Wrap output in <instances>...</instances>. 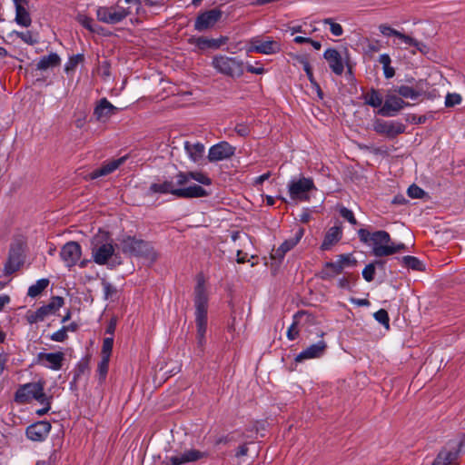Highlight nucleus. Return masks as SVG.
Listing matches in <instances>:
<instances>
[{
  "instance_id": "4d7b16f0",
  "label": "nucleus",
  "mask_w": 465,
  "mask_h": 465,
  "mask_svg": "<svg viewBox=\"0 0 465 465\" xmlns=\"http://www.w3.org/2000/svg\"><path fill=\"white\" fill-rule=\"evenodd\" d=\"M235 132L241 136H246L250 134V128L245 124H238L235 126Z\"/></svg>"
},
{
  "instance_id": "9d476101",
  "label": "nucleus",
  "mask_w": 465,
  "mask_h": 465,
  "mask_svg": "<svg viewBox=\"0 0 465 465\" xmlns=\"http://www.w3.org/2000/svg\"><path fill=\"white\" fill-rule=\"evenodd\" d=\"M250 45L248 52H255L262 54H274L280 53L282 50L280 42L271 37H266L265 39L259 36L253 37L250 40Z\"/></svg>"
},
{
  "instance_id": "a18cd8bd",
  "label": "nucleus",
  "mask_w": 465,
  "mask_h": 465,
  "mask_svg": "<svg viewBox=\"0 0 465 465\" xmlns=\"http://www.w3.org/2000/svg\"><path fill=\"white\" fill-rule=\"evenodd\" d=\"M461 103V96L459 94H448L445 98V105L447 107H453Z\"/></svg>"
},
{
  "instance_id": "f704fd0d",
  "label": "nucleus",
  "mask_w": 465,
  "mask_h": 465,
  "mask_svg": "<svg viewBox=\"0 0 465 465\" xmlns=\"http://www.w3.org/2000/svg\"><path fill=\"white\" fill-rule=\"evenodd\" d=\"M365 103L374 108L381 107L382 104V97L378 91L372 89L364 96Z\"/></svg>"
},
{
  "instance_id": "9b49d317",
  "label": "nucleus",
  "mask_w": 465,
  "mask_h": 465,
  "mask_svg": "<svg viewBox=\"0 0 465 465\" xmlns=\"http://www.w3.org/2000/svg\"><path fill=\"white\" fill-rule=\"evenodd\" d=\"M206 456V452H202L193 449L187 450L183 452L165 457L162 465H184L189 462L197 461Z\"/></svg>"
},
{
  "instance_id": "7ed1b4c3",
  "label": "nucleus",
  "mask_w": 465,
  "mask_h": 465,
  "mask_svg": "<svg viewBox=\"0 0 465 465\" xmlns=\"http://www.w3.org/2000/svg\"><path fill=\"white\" fill-rule=\"evenodd\" d=\"M124 254L143 258L150 262L157 259V253L153 246L147 242L128 236L120 243Z\"/></svg>"
},
{
  "instance_id": "a19ab883",
  "label": "nucleus",
  "mask_w": 465,
  "mask_h": 465,
  "mask_svg": "<svg viewBox=\"0 0 465 465\" xmlns=\"http://www.w3.org/2000/svg\"><path fill=\"white\" fill-rule=\"evenodd\" d=\"M336 263L341 265V269L343 271L345 267L354 266L356 260L351 254H341L338 256Z\"/></svg>"
},
{
  "instance_id": "423d86ee",
  "label": "nucleus",
  "mask_w": 465,
  "mask_h": 465,
  "mask_svg": "<svg viewBox=\"0 0 465 465\" xmlns=\"http://www.w3.org/2000/svg\"><path fill=\"white\" fill-rule=\"evenodd\" d=\"M45 381L25 383L18 388L15 392V400L19 403H27L32 400L39 403L46 402V395L44 392Z\"/></svg>"
},
{
  "instance_id": "6ab92c4d",
  "label": "nucleus",
  "mask_w": 465,
  "mask_h": 465,
  "mask_svg": "<svg viewBox=\"0 0 465 465\" xmlns=\"http://www.w3.org/2000/svg\"><path fill=\"white\" fill-rule=\"evenodd\" d=\"M50 430L51 424L48 421H40L26 429V436L31 440L42 441L48 436Z\"/></svg>"
},
{
  "instance_id": "6e6552de",
  "label": "nucleus",
  "mask_w": 465,
  "mask_h": 465,
  "mask_svg": "<svg viewBox=\"0 0 465 465\" xmlns=\"http://www.w3.org/2000/svg\"><path fill=\"white\" fill-rule=\"evenodd\" d=\"M128 15V9L118 5L112 6H99L96 9L97 19L107 25L118 24L127 17Z\"/></svg>"
},
{
  "instance_id": "0e129e2a",
  "label": "nucleus",
  "mask_w": 465,
  "mask_h": 465,
  "mask_svg": "<svg viewBox=\"0 0 465 465\" xmlns=\"http://www.w3.org/2000/svg\"><path fill=\"white\" fill-rule=\"evenodd\" d=\"M226 41H227L226 37H222L220 39H211V45H210V47L218 48L222 45L225 44Z\"/></svg>"
},
{
  "instance_id": "4be33fe9",
  "label": "nucleus",
  "mask_w": 465,
  "mask_h": 465,
  "mask_svg": "<svg viewBox=\"0 0 465 465\" xmlns=\"http://www.w3.org/2000/svg\"><path fill=\"white\" fill-rule=\"evenodd\" d=\"M459 458L458 445L445 447L440 450L432 465H450Z\"/></svg>"
},
{
  "instance_id": "20e7f679",
  "label": "nucleus",
  "mask_w": 465,
  "mask_h": 465,
  "mask_svg": "<svg viewBox=\"0 0 465 465\" xmlns=\"http://www.w3.org/2000/svg\"><path fill=\"white\" fill-rule=\"evenodd\" d=\"M370 245L372 246V253L376 257L389 256L405 249L404 243L392 242L390 234L385 231L372 232Z\"/></svg>"
},
{
  "instance_id": "c85d7f7f",
  "label": "nucleus",
  "mask_w": 465,
  "mask_h": 465,
  "mask_svg": "<svg viewBox=\"0 0 465 465\" xmlns=\"http://www.w3.org/2000/svg\"><path fill=\"white\" fill-rule=\"evenodd\" d=\"M22 262L23 261L20 252L12 249L10 251L8 261L5 265V274H12L16 272L20 268Z\"/></svg>"
},
{
  "instance_id": "393cba45",
  "label": "nucleus",
  "mask_w": 465,
  "mask_h": 465,
  "mask_svg": "<svg viewBox=\"0 0 465 465\" xmlns=\"http://www.w3.org/2000/svg\"><path fill=\"white\" fill-rule=\"evenodd\" d=\"M190 179H193L204 185H210L212 183L211 179L201 172H181L176 175L177 186H183L188 183Z\"/></svg>"
},
{
  "instance_id": "0eeeda50",
  "label": "nucleus",
  "mask_w": 465,
  "mask_h": 465,
  "mask_svg": "<svg viewBox=\"0 0 465 465\" xmlns=\"http://www.w3.org/2000/svg\"><path fill=\"white\" fill-rule=\"evenodd\" d=\"M313 190H316V187L312 178L304 176L292 178L288 183V192L293 201H308L309 193Z\"/></svg>"
},
{
  "instance_id": "37998d69",
  "label": "nucleus",
  "mask_w": 465,
  "mask_h": 465,
  "mask_svg": "<svg viewBox=\"0 0 465 465\" xmlns=\"http://www.w3.org/2000/svg\"><path fill=\"white\" fill-rule=\"evenodd\" d=\"M114 344V338L107 337L104 339L103 347H102V356L105 358H110Z\"/></svg>"
},
{
  "instance_id": "3c124183",
  "label": "nucleus",
  "mask_w": 465,
  "mask_h": 465,
  "mask_svg": "<svg viewBox=\"0 0 465 465\" xmlns=\"http://www.w3.org/2000/svg\"><path fill=\"white\" fill-rule=\"evenodd\" d=\"M408 195L413 199H420L423 196L424 191L419 186L412 184L408 188Z\"/></svg>"
},
{
  "instance_id": "58836bf2",
  "label": "nucleus",
  "mask_w": 465,
  "mask_h": 465,
  "mask_svg": "<svg viewBox=\"0 0 465 465\" xmlns=\"http://www.w3.org/2000/svg\"><path fill=\"white\" fill-rule=\"evenodd\" d=\"M77 22L82 25L84 28L89 30L90 32H96V25L94 23V20L83 14H79L76 17Z\"/></svg>"
},
{
  "instance_id": "bf43d9fd",
  "label": "nucleus",
  "mask_w": 465,
  "mask_h": 465,
  "mask_svg": "<svg viewBox=\"0 0 465 465\" xmlns=\"http://www.w3.org/2000/svg\"><path fill=\"white\" fill-rule=\"evenodd\" d=\"M244 69H246L249 73L255 74H262L265 72V69L262 65L253 66L252 64H247L244 66Z\"/></svg>"
},
{
  "instance_id": "cd10ccee",
  "label": "nucleus",
  "mask_w": 465,
  "mask_h": 465,
  "mask_svg": "<svg viewBox=\"0 0 465 465\" xmlns=\"http://www.w3.org/2000/svg\"><path fill=\"white\" fill-rule=\"evenodd\" d=\"M342 236V230L341 226H332L325 233L324 239L321 245L322 251H329L335 245Z\"/></svg>"
},
{
  "instance_id": "b1692460",
  "label": "nucleus",
  "mask_w": 465,
  "mask_h": 465,
  "mask_svg": "<svg viewBox=\"0 0 465 465\" xmlns=\"http://www.w3.org/2000/svg\"><path fill=\"white\" fill-rule=\"evenodd\" d=\"M14 4L15 7V23L24 27L30 26L32 19L27 10L28 0H14Z\"/></svg>"
},
{
  "instance_id": "412c9836",
  "label": "nucleus",
  "mask_w": 465,
  "mask_h": 465,
  "mask_svg": "<svg viewBox=\"0 0 465 465\" xmlns=\"http://www.w3.org/2000/svg\"><path fill=\"white\" fill-rule=\"evenodd\" d=\"M373 129L378 134L395 136L403 133L404 127L399 123L377 120L373 124Z\"/></svg>"
},
{
  "instance_id": "bb28decb",
  "label": "nucleus",
  "mask_w": 465,
  "mask_h": 465,
  "mask_svg": "<svg viewBox=\"0 0 465 465\" xmlns=\"http://www.w3.org/2000/svg\"><path fill=\"white\" fill-rule=\"evenodd\" d=\"M323 57L328 62L333 73L336 74H342L344 66L341 56L337 50L331 48L327 49L323 54Z\"/></svg>"
},
{
  "instance_id": "f8f14e48",
  "label": "nucleus",
  "mask_w": 465,
  "mask_h": 465,
  "mask_svg": "<svg viewBox=\"0 0 465 465\" xmlns=\"http://www.w3.org/2000/svg\"><path fill=\"white\" fill-rule=\"evenodd\" d=\"M81 256L82 248L76 242H68L61 248L60 258L68 268H72L76 265L80 261Z\"/></svg>"
},
{
  "instance_id": "680f3d73",
  "label": "nucleus",
  "mask_w": 465,
  "mask_h": 465,
  "mask_svg": "<svg viewBox=\"0 0 465 465\" xmlns=\"http://www.w3.org/2000/svg\"><path fill=\"white\" fill-rule=\"evenodd\" d=\"M40 404L43 405L44 407L42 409H40V410H37L36 413L39 416H43L45 413H47L48 411L50 410V401H49V398L46 397V402H43V403H40Z\"/></svg>"
},
{
  "instance_id": "774afa93",
  "label": "nucleus",
  "mask_w": 465,
  "mask_h": 465,
  "mask_svg": "<svg viewBox=\"0 0 465 465\" xmlns=\"http://www.w3.org/2000/svg\"><path fill=\"white\" fill-rule=\"evenodd\" d=\"M116 328V321L112 319L106 328V332L113 335Z\"/></svg>"
},
{
  "instance_id": "de8ad7c7",
  "label": "nucleus",
  "mask_w": 465,
  "mask_h": 465,
  "mask_svg": "<svg viewBox=\"0 0 465 465\" xmlns=\"http://www.w3.org/2000/svg\"><path fill=\"white\" fill-rule=\"evenodd\" d=\"M340 214L342 218L347 220L351 224H352V225L357 224V220L355 219L352 211H351L350 209H348L346 207H341Z\"/></svg>"
},
{
  "instance_id": "aec40b11",
  "label": "nucleus",
  "mask_w": 465,
  "mask_h": 465,
  "mask_svg": "<svg viewBox=\"0 0 465 465\" xmlns=\"http://www.w3.org/2000/svg\"><path fill=\"white\" fill-rule=\"evenodd\" d=\"M303 234H304V229L303 228H300L295 232L293 237L284 241L280 245V247L278 249L272 251V259L282 260L284 257L285 253L287 252H289L290 250H292L301 241V239L302 238Z\"/></svg>"
},
{
  "instance_id": "f03ea898",
  "label": "nucleus",
  "mask_w": 465,
  "mask_h": 465,
  "mask_svg": "<svg viewBox=\"0 0 465 465\" xmlns=\"http://www.w3.org/2000/svg\"><path fill=\"white\" fill-rule=\"evenodd\" d=\"M177 183L172 181H164L161 183H152L149 187L150 193H171L178 198H199L208 195L206 190L200 185L188 187H177Z\"/></svg>"
},
{
  "instance_id": "69168bd1",
  "label": "nucleus",
  "mask_w": 465,
  "mask_h": 465,
  "mask_svg": "<svg viewBox=\"0 0 465 465\" xmlns=\"http://www.w3.org/2000/svg\"><path fill=\"white\" fill-rule=\"evenodd\" d=\"M351 302L353 304H356L358 306H369L370 305V302L368 300H366V299L351 298Z\"/></svg>"
},
{
  "instance_id": "052dcab7",
  "label": "nucleus",
  "mask_w": 465,
  "mask_h": 465,
  "mask_svg": "<svg viewBox=\"0 0 465 465\" xmlns=\"http://www.w3.org/2000/svg\"><path fill=\"white\" fill-rule=\"evenodd\" d=\"M37 314L39 315L41 321L43 322L46 317L53 315L52 312L49 311L48 307L46 305H43L37 310Z\"/></svg>"
},
{
  "instance_id": "e2e57ef3",
  "label": "nucleus",
  "mask_w": 465,
  "mask_h": 465,
  "mask_svg": "<svg viewBox=\"0 0 465 465\" xmlns=\"http://www.w3.org/2000/svg\"><path fill=\"white\" fill-rule=\"evenodd\" d=\"M271 176V173L268 172V173H265L258 177L255 178L254 180V184L255 185H260L262 184L263 182H265L266 180H268Z\"/></svg>"
},
{
  "instance_id": "79ce46f5",
  "label": "nucleus",
  "mask_w": 465,
  "mask_h": 465,
  "mask_svg": "<svg viewBox=\"0 0 465 465\" xmlns=\"http://www.w3.org/2000/svg\"><path fill=\"white\" fill-rule=\"evenodd\" d=\"M64 305V299L60 296L53 297L49 303L46 304L52 314H55L56 312Z\"/></svg>"
},
{
  "instance_id": "338daca9",
  "label": "nucleus",
  "mask_w": 465,
  "mask_h": 465,
  "mask_svg": "<svg viewBox=\"0 0 465 465\" xmlns=\"http://www.w3.org/2000/svg\"><path fill=\"white\" fill-rule=\"evenodd\" d=\"M338 286L341 289H350V279L349 278H341L338 281Z\"/></svg>"
},
{
  "instance_id": "dca6fc26",
  "label": "nucleus",
  "mask_w": 465,
  "mask_h": 465,
  "mask_svg": "<svg viewBox=\"0 0 465 465\" xmlns=\"http://www.w3.org/2000/svg\"><path fill=\"white\" fill-rule=\"evenodd\" d=\"M235 153V147L227 142H220L213 145L208 152V160L210 162H219L229 159Z\"/></svg>"
},
{
  "instance_id": "2eb2a0df",
  "label": "nucleus",
  "mask_w": 465,
  "mask_h": 465,
  "mask_svg": "<svg viewBox=\"0 0 465 465\" xmlns=\"http://www.w3.org/2000/svg\"><path fill=\"white\" fill-rule=\"evenodd\" d=\"M409 104L396 94H387L383 105L379 109L378 114L382 116H394L397 113Z\"/></svg>"
},
{
  "instance_id": "5701e85b",
  "label": "nucleus",
  "mask_w": 465,
  "mask_h": 465,
  "mask_svg": "<svg viewBox=\"0 0 465 465\" xmlns=\"http://www.w3.org/2000/svg\"><path fill=\"white\" fill-rule=\"evenodd\" d=\"M188 158L194 163L201 164L203 161L205 147L200 142L186 141L183 143Z\"/></svg>"
},
{
  "instance_id": "72a5a7b5",
  "label": "nucleus",
  "mask_w": 465,
  "mask_h": 465,
  "mask_svg": "<svg viewBox=\"0 0 465 465\" xmlns=\"http://www.w3.org/2000/svg\"><path fill=\"white\" fill-rule=\"evenodd\" d=\"M401 262L405 267L414 271L421 272L425 269L423 262L414 256H404L401 258Z\"/></svg>"
},
{
  "instance_id": "f257e3e1",
  "label": "nucleus",
  "mask_w": 465,
  "mask_h": 465,
  "mask_svg": "<svg viewBox=\"0 0 465 465\" xmlns=\"http://www.w3.org/2000/svg\"><path fill=\"white\" fill-rule=\"evenodd\" d=\"M209 292L205 285L204 277L199 274L196 278V285L193 290L194 318L196 324L197 341L199 346L205 342L207 331V312H208Z\"/></svg>"
},
{
  "instance_id": "7c9ffc66",
  "label": "nucleus",
  "mask_w": 465,
  "mask_h": 465,
  "mask_svg": "<svg viewBox=\"0 0 465 465\" xmlns=\"http://www.w3.org/2000/svg\"><path fill=\"white\" fill-rule=\"evenodd\" d=\"M396 38H398L401 43L405 44L408 46H413L418 51H420L422 54H426L429 51L428 46L423 44L422 42H420L407 35L402 34L399 31V35H397Z\"/></svg>"
},
{
  "instance_id": "6e6d98bb",
  "label": "nucleus",
  "mask_w": 465,
  "mask_h": 465,
  "mask_svg": "<svg viewBox=\"0 0 465 465\" xmlns=\"http://www.w3.org/2000/svg\"><path fill=\"white\" fill-rule=\"evenodd\" d=\"M299 335V330L297 327V323L294 322L287 331V337L290 341L295 340Z\"/></svg>"
},
{
  "instance_id": "a211bd4d",
  "label": "nucleus",
  "mask_w": 465,
  "mask_h": 465,
  "mask_svg": "<svg viewBox=\"0 0 465 465\" xmlns=\"http://www.w3.org/2000/svg\"><path fill=\"white\" fill-rule=\"evenodd\" d=\"M327 344L324 341L310 345L305 350L301 351L296 357L295 361L302 362L306 360L321 358L326 351Z\"/></svg>"
},
{
  "instance_id": "ea45409f",
  "label": "nucleus",
  "mask_w": 465,
  "mask_h": 465,
  "mask_svg": "<svg viewBox=\"0 0 465 465\" xmlns=\"http://www.w3.org/2000/svg\"><path fill=\"white\" fill-rule=\"evenodd\" d=\"M109 361L110 358H105L102 356V359L98 364L97 372L100 382H103L106 378L109 368Z\"/></svg>"
},
{
  "instance_id": "09e8293b",
  "label": "nucleus",
  "mask_w": 465,
  "mask_h": 465,
  "mask_svg": "<svg viewBox=\"0 0 465 465\" xmlns=\"http://www.w3.org/2000/svg\"><path fill=\"white\" fill-rule=\"evenodd\" d=\"M324 23L330 25V30L333 35L340 36L342 35L343 30L340 24L333 22L330 18L325 19Z\"/></svg>"
},
{
  "instance_id": "c756f323",
  "label": "nucleus",
  "mask_w": 465,
  "mask_h": 465,
  "mask_svg": "<svg viewBox=\"0 0 465 465\" xmlns=\"http://www.w3.org/2000/svg\"><path fill=\"white\" fill-rule=\"evenodd\" d=\"M61 59L58 54L52 53L40 58L36 64L38 70H47L60 64Z\"/></svg>"
},
{
  "instance_id": "13d9d810",
  "label": "nucleus",
  "mask_w": 465,
  "mask_h": 465,
  "mask_svg": "<svg viewBox=\"0 0 465 465\" xmlns=\"http://www.w3.org/2000/svg\"><path fill=\"white\" fill-rule=\"evenodd\" d=\"M25 318L27 322L31 324L42 322L39 315L37 314V311L27 312Z\"/></svg>"
},
{
  "instance_id": "f3484780",
  "label": "nucleus",
  "mask_w": 465,
  "mask_h": 465,
  "mask_svg": "<svg viewBox=\"0 0 465 465\" xmlns=\"http://www.w3.org/2000/svg\"><path fill=\"white\" fill-rule=\"evenodd\" d=\"M119 108L113 105L106 98L101 99L94 110V116L101 123L107 122L111 116L119 112Z\"/></svg>"
},
{
  "instance_id": "5fc2aeb1",
  "label": "nucleus",
  "mask_w": 465,
  "mask_h": 465,
  "mask_svg": "<svg viewBox=\"0 0 465 465\" xmlns=\"http://www.w3.org/2000/svg\"><path fill=\"white\" fill-rule=\"evenodd\" d=\"M358 235H359L360 240L362 242L371 244L372 233H371L369 231H367L365 229H360L358 231Z\"/></svg>"
},
{
  "instance_id": "39448f33",
  "label": "nucleus",
  "mask_w": 465,
  "mask_h": 465,
  "mask_svg": "<svg viewBox=\"0 0 465 465\" xmlns=\"http://www.w3.org/2000/svg\"><path fill=\"white\" fill-rule=\"evenodd\" d=\"M212 66L221 74L239 78L244 73V63L238 57L217 54L212 60Z\"/></svg>"
},
{
  "instance_id": "49530a36",
  "label": "nucleus",
  "mask_w": 465,
  "mask_h": 465,
  "mask_svg": "<svg viewBox=\"0 0 465 465\" xmlns=\"http://www.w3.org/2000/svg\"><path fill=\"white\" fill-rule=\"evenodd\" d=\"M374 318L377 322H379L381 324L385 326L386 328H389V315L387 311L381 309L378 312L374 313Z\"/></svg>"
},
{
  "instance_id": "e433bc0d",
  "label": "nucleus",
  "mask_w": 465,
  "mask_h": 465,
  "mask_svg": "<svg viewBox=\"0 0 465 465\" xmlns=\"http://www.w3.org/2000/svg\"><path fill=\"white\" fill-rule=\"evenodd\" d=\"M394 91L401 96L411 100H416L420 96V93L418 91L408 85L398 86Z\"/></svg>"
},
{
  "instance_id": "ddd939ff",
  "label": "nucleus",
  "mask_w": 465,
  "mask_h": 465,
  "mask_svg": "<svg viewBox=\"0 0 465 465\" xmlns=\"http://www.w3.org/2000/svg\"><path fill=\"white\" fill-rule=\"evenodd\" d=\"M64 360V354L62 351L39 352L35 363L53 371H59L63 366Z\"/></svg>"
},
{
  "instance_id": "c03bdc74",
  "label": "nucleus",
  "mask_w": 465,
  "mask_h": 465,
  "mask_svg": "<svg viewBox=\"0 0 465 465\" xmlns=\"http://www.w3.org/2000/svg\"><path fill=\"white\" fill-rule=\"evenodd\" d=\"M102 286L104 292V298L105 300L112 298L117 292L116 288L113 286L110 282H106L105 280L102 281Z\"/></svg>"
},
{
  "instance_id": "1a4fd4ad",
  "label": "nucleus",
  "mask_w": 465,
  "mask_h": 465,
  "mask_svg": "<svg viewBox=\"0 0 465 465\" xmlns=\"http://www.w3.org/2000/svg\"><path fill=\"white\" fill-rule=\"evenodd\" d=\"M114 253V248L112 242H103L100 236H95L92 240V256L95 263L99 265L106 264Z\"/></svg>"
},
{
  "instance_id": "2f4dec72",
  "label": "nucleus",
  "mask_w": 465,
  "mask_h": 465,
  "mask_svg": "<svg viewBox=\"0 0 465 465\" xmlns=\"http://www.w3.org/2000/svg\"><path fill=\"white\" fill-rule=\"evenodd\" d=\"M342 272L341 265L335 262H327L321 272V277L323 280L334 278L336 275Z\"/></svg>"
},
{
  "instance_id": "8fccbe9b",
  "label": "nucleus",
  "mask_w": 465,
  "mask_h": 465,
  "mask_svg": "<svg viewBox=\"0 0 465 465\" xmlns=\"http://www.w3.org/2000/svg\"><path fill=\"white\" fill-rule=\"evenodd\" d=\"M375 275V266L374 263H370L365 266V268L362 271V277L367 282H371L374 279Z\"/></svg>"
},
{
  "instance_id": "473e14b6",
  "label": "nucleus",
  "mask_w": 465,
  "mask_h": 465,
  "mask_svg": "<svg viewBox=\"0 0 465 465\" xmlns=\"http://www.w3.org/2000/svg\"><path fill=\"white\" fill-rule=\"evenodd\" d=\"M379 63L382 65L383 74L386 79H391L395 75V70L391 65V59L388 54H382L379 56Z\"/></svg>"
},
{
  "instance_id": "864d4df0",
  "label": "nucleus",
  "mask_w": 465,
  "mask_h": 465,
  "mask_svg": "<svg viewBox=\"0 0 465 465\" xmlns=\"http://www.w3.org/2000/svg\"><path fill=\"white\" fill-rule=\"evenodd\" d=\"M67 333L65 331V329H64V327H62L60 330H58L57 331L54 332L51 336H50V339L54 341H57V342H63L66 339H67Z\"/></svg>"
},
{
  "instance_id": "4468645a",
  "label": "nucleus",
  "mask_w": 465,
  "mask_h": 465,
  "mask_svg": "<svg viewBox=\"0 0 465 465\" xmlns=\"http://www.w3.org/2000/svg\"><path fill=\"white\" fill-rule=\"evenodd\" d=\"M222 15V11L217 8L200 14L194 22V29L203 32L212 28L221 19Z\"/></svg>"
},
{
  "instance_id": "a878e982",
  "label": "nucleus",
  "mask_w": 465,
  "mask_h": 465,
  "mask_svg": "<svg viewBox=\"0 0 465 465\" xmlns=\"http://www.w3.org/2000/svg\"><path fill=\"white\" fill-rule=\"evenodd\" d=\"M126 158V156H123L116 160H112L108 163H105L100 168H97L90 173V179H96L113 173L125 162Z\"/></svg>"
},
{
  "instance_id": "4c0bfd02",
  "label": "nucleus",
  "mask_w": 465,
  "mask_h": 465,
  "mask_svg": "<svg viewBox=\"0 0 465 465\" xmlns=\"http://www.w3.org/2000/svg\"><path fill=\"white\" fill-rule=\"evenodd\" d=\"M16 35L19 37L23 42H25L27 45H33L38 43V39L35 38L33 34L30 31L26 32H18V31H13L10 34V36Z\"/></svg>"
},
{
  "instance_id": "c9c22d12",
  "label": "nucleus",
  "mask_w": 465,
  "mask_h": 465,
  "mask_svg": "<svg viewBox=\"0 0 465 465\" xmlns=\"http://www.w3.org/2000/svg\"><path fill=\"white\" fill-rule=\"evenodd\" d=\"M49 284L47 279H40L28 289L27 295L30 297L38 296Z\"/></svg>"
},
{
  "instance_id": "603ef678",
  "label": "nucleus",
  "mask_w": 465,
  "mask_h": 465,
  "mask_svg": "<svg viewBox=\"0 0 465 465\" xmlns=\"http://www.w3.org/2000/svg\"><path fill=\"white\" fill-rule=\"evenodd\" d=\"M379 31L384 36H397L399 35V31L391 28L388 25L382 24L379 25Z\"/></svg>"
}]
</instances>
